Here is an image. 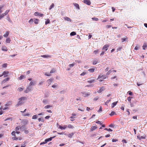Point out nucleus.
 <instances>
[{
    "label": "nucleus",
    "instance_id": "1",
    "mask_svg": "<svg viewBox=\"0 0 147 147\" xmlns=\"http://www.w3.org/2000/svg\"><path fill=\"white\" fill-rule=\"evenodd\" d=\"M18 100L19 101L16 105L17 107L22 105L24 102V101L27 100V98L26 97H23L19 98Z\"/></svg>",
    "mask_w": 147,
    "mask_h": 147
},
{
    "label": "nucleus",
    "instance_id": "2",
    "mask_svg": "<svg viewBox=\"0 0 147 147\" xmlns=\"http://www.w3.org/2000/svg\"><path fill=\"white\" fill-rule=\"evenodd\" d=\"M32 87L30 85H29L27 87L26 90L25 91V92L26 93H28L30 91H31L32 89Z\"/></svg>",
    "mask_w": 147,
    "mask_h": 147
},
{
    "label": "nucleus",
    "instance_id": "3",
    "mask_svg": "<svg viewBox=\"0 0 147 147\" xmlns=\"http://www.w3.org/2000/svg\"><path fill=\"white\" fill-rule=\"evenodd\" d=\"M81 94L85 97L89 96L90 95V93L89 92H82Z\"/></svg>",
    "mask_w": 147,
    "mask_h": 147
},
{
    "label": "nucleus",
    "instance_id": "4",
    "mask_svg": "<svg viewBox=\"0 0 147 147\" xmlns=\"http://www.w3.org/2000/svg\"><path fill=\"white\" fill-rule=\"evenodd\" d=\"M56 136H55L53 137H51L49 138L46 139L45 140V141L47 143V142L51 141Z\"/></svg>",
    "mask_w": 147,
    "mask_h": 147
},
{
    "label": "nucleus",
    "instance_id": "5",
    "mask_svg": "<svg viewBox=\"0 0 147 147\" xmlns=\"http://www.w3.org/2000/svg\"><path fill=\"white\" fill-rule=\"evenodd\" d=\"M36 82L34 80L32 81L29 83V85L31 86H34L36 84Z\"/></svg>",
    "mask_w": 147,
    "mask_h": 147
},
{
    "label": "nucleus",
    "instance_id": "6",
    "mask_svg": "<svg viewBox=\"0 0 147 147\" xmlns=\"http://www.w3.org/2000/svg\"><path fill=\"white\" fill-rule=\"evenodd\" d=\"M109 45L106 44L104 45L102 48V50H105V51H107L108 49V48L109 47Z\"/></svg>",
    "mask_w": 147,
    "mask_h": 147
},
{
    "label": "nucleus",
    "instance_id": "7",
    "mask_svg": "<svg viewBox=\"0 0 147 147\" xmlns=\"http://www.w3.org/2000/svg\"><path fill=\"white\" fill-rule=\"evenodd\" d=\"M106 78V76L105 75H103L102 76H101L100 75H99L97 78V80L99 79H105Z\"/></svg>",
    "mask_w": 147,
    "mask_h": 147
},
{
    "label": "nucleus",
    "instance_id": "8",
    "mask_svg": "<svg viewBox=\"0 0 147 147\" xmlns=\"http://www.w3.org/2000/svg\"><path fill=\"white\" fill-rule=\"evenodd\" d=\"M8 74L9 71H5L3 72V74L4 76V77H5L7 76Z\"/></svg>",
    "mask_w": 147,
    "mask_h": 147
},
{
    "label": "nucleus",
    "instance_id": "9",
    "mask_svg": "<svg viewBox=\"0 0 147 147\" xmlns=\"http://www.w3.org/2000/svg\"><path fill=\"white\" fill-rule=\"evenodd\" d=\"M28 120L27 119H24L22 121V123L24 125H25L28 124Z\"/></svg>",
    "mask_w": 147,
    "mask_h": 147
},
{
    "label": "nucleus",
    "instance_id": "10",
    "mask_svg": "<svg viewBox=\"0 0 147 147\" xmlns=\"http://www.w3.org/2000/svg\"><path fill=\"white\" fill-rule=\"evenodd\" d=\"M34 15L36 16H39L41 17H43L44 16V15L43 14L39 13L37 12L35 13Z\"/></svg>",
    "mask_w": 147,
    "mask_h": 147
},
{
    "label": "nucleus",
    "instance_id": "11",
    "mask_svg": "<svg viewBox=\"0 0 147 147\" xmlns=\"http://www.w3.org/2000/svg\"><path fill=\"white\" fill-rule=\"evenodd\" d=\"M84 3L88 5H90L91 4L90 1L89 0H84Z\"/></svg>",
    "mask_w": 147,
    "mask_h": 147
},
{
    "label": "nucleus",
    "instance_id": "12",
    "mask_svg": "<svg viewBox=\"0 0 147 147\" xmlns=\"http://www.w3.org/2000/svg\"><path fill=\"white\" fill-rule=\"evenodd\" d=\"M105 90V89L104 87H102L100 88L99 90L97 91V92L98 93H100L103 91H104Z\"/></svg>",
    "mask_w": 147,
    "mask_h": 147
},
{
    "label": "nucleus",
    "instance_id": "13",
    "mask_svg": "<svg viewBox=\"0 0 147 147\" xmlns=\"http://www.w3.org/2000/svg\"><path fill=\"white\" fill-rule=\"evenodd\" d=\"M67 127V125H65L63 126V127H62L60 125L59 126V128L61 129H65Z\"/></svg>",
    "mask_w": 147,
    "mask_h": 147
},
{
    "label": "nucleus",
    "instance_id": "14",
    "mask_svg": "<svg viewBox=\"0 0 147 147\" xmlns=\"http://www.w3.org/2000/svg\"><path fill=\"white\" fill-rule=\"evenodd\" d=\"M95 81V80L94 79L92 78H90V80L87 81L88 82L90 83H92L93 82H94Z\"/></svg>",
    "mask_w": 147,
    "mask_h": 147
},
{
    "label": "nucleus",
    "instance_id": "15",
    "mask_svg": "<svg viewBox=\"0 0 147 147\" xmlns=\"http://www.w3.org/2000/svg\"><path fill=\"white\" fill-rule=\"evenodd\" d=\"M26 78V77L24 75L21 76L19 77L18 78L19 80H22Z\"/></svg>",
    "mask_w": 147,
    "mask_h": 147
},
{
    "label": "nucleus",
    "instance_id": "16",
    "mask_svg": "<svg viewBox=\"0 0 147 147\" xmlns=\"http://www.w3.org/2000/svg\"><path fill=\"white\" fill-rule=\"evenodd\" d=\"M53 80V79H50L48 80L47 81V82L49 84V86L51 84V82H52Z\"/></svg>",
    "mask_w": 147,
    "mask_h": 147
},
{
    "label": "nucleus",
    "instance_id": "17",
    "mask_svg": "<svg viewBox=\"0 0 147 147\" xmlns=\"http://www.w3.org/2000/svg\"><path fill=\"white\" fill-rule=\"evenodd\" d=\"M74 5L76 7L77 9H80V7L79 6V5L76 3H74Z\"/></svg>",
    "mask_w": 147,
    "mask_h": 147
},
{
    "label": "nucleus",
    "instance_id": "18",
    "mask_svg": "<svg viewBox=\"0 0 147 147\" xmlns=\"http://www.w3.org/2000/svg\"><path fill=\"white\" fill-rule=\"evenodd\" d=\"M1 50L3 51H7V48L5 46H2V47Z\"/></svg>",
    "mask_w": 147,
    "mask_h": 147
},
{
    "label": "nucleus",
    "instance_id": "19",
    "mask_svg": "<svg viewBox=\"0 0 147 147\" xmlns=\"http://www.w3.org/2000/svg\"><path fill=\"white\" fill-rule=\"evenodd\" d=\"M64 19L65 20H66V21H68L70 22H71V19H70V18H69L68 17H64Z\"/></svg>",
    "mask_w": 147,
    "mask_h": 147
},
{
    "label": "nucleus",
    "instance_id": "20",
    "mask_svg": "<svg viewBox=\"0 0 147 147\" xmlns=\"http://www.w3.org/2000/svg\"><path fill=\"white\" fill-rule=\"evenodd\" d=\"M42 102L45 104H46L49 103L48 100L45 99H43L42 101Z\"/></svg>",
    "mask_w": 147,
    "mask_h": 147
},
{
    "label": "nucleus",
    "instance_id": "21",
    "mask_svg": "<svg viewBox=\"0 0 147 147\" xmlns=\"http://www.w3.org/2000/svg\"><path fill=\"white\" fill-rule=\"evenodd\" d=\"M74 134V133L72 132L70 134L67 135V136L70 138H71Z\"/></svg>",
    "mask_w": 147,
    "mask_h": 147
},
{
    "label": "nucleus",
    "instance_id": "22",
    "mask_svg": "<svg viewBox=\"0 0 147 147\" xmlns=\"http://www.w3.org/2000/svg\"><path fill=\"white\" fill-rule=\"evenodd\" d=\"M41 56L42 57L45 58H49V57H51V56L50 55H42Z\"/></svg>",
    "mask_w": 147,
    "mask_h": 147
},
{
    "label": "nucleus",
    "instance_id": "23",
    "mask_svg": "<svg viewBox=\"0 0 147 147\" xmlns=\"http://www.w3.org/2000/svg\"><path fill=\"white\" fill-rule=\"evenodd\" d=\"M146 137V136H142L141 137H139V136H137V138L138 139H139V140H141L142 139H145Z\"/></svg>",
    "mask_w": 147,
    "mask_h": 147
},
{
    "label": "nucleus",
    "instance_id": "24",
    "mask_svg": "<svg viewBox=\"0 0 147 147\" xmlns=\"http://www.w3.org/2000/svg\"><path fill=\"white\" fill-rule=\"evenodd\" d=\"M121 40L122 41V42L124 41H127L128 38L127 37L125 38H121Z\"/></svg>",
    "mask_w": 147,
    "mask_h": 147
},
{
    "label": "nucleus",
    "instance_id": "25",
    "mask_svg": "<svg viewBox=\"0 0 147 147\" xmlns=\"http://www.w3.org/2000/svg\"><path fill=\"white\" fill-rule=\"evenodd\" d=\"M20 129H21V130H22V131L26 129V127L24 126H22L20 127Z\"/></svg>",
    "mask_w": 147,
    "mask_h": 147
},
{
    "label": "nucleus",
    "instance_id": "26",
    "mask_svg": "<svg viewBox=\"0 0 147 147\" xmlns=\"http://www.w3.org/2000/svg\"><path fill=\"white\" fill-rule=\"evenodd\" d=\"M97 128V127L96 126H93L91 128V131H93Z\"/></svg>",
    "mask_w": 147,
    "mask_h": 147
},
{
    "label": "nucleus",
    "instance_id": "27",
    "mask_svg": "<svg viewBox=\"0 0 147 147\" xmlns=\"http://www.w3.org/2000/svg\"><path fill=\"white\" fill-rule=\"evenodd\" d=\"M118 102H115L113 103L112 104V108L114 107L117 104Z\"/></svg>",
    "mask_w": 147,
    "mask_h": 147
},
{
    "label": "nucleus",
    "instance_id": "28",
    "mask_svg": "<svg viewBox=\"0 0 147 147\" xmlns=\"http://www.w3.org/2000/svg\"><path fill=\"white\" fill-rule=\"evenodd\" d=\"M7 43H10V42L11 41L10 39L9 38H7L5 41Z\"/></svg>",
    "mask_w": 147,
    "mask_h": 147
},
{
    "label": "nucleus",
    "instance_id": "29",
    "mask_svg": "<svg viewBox=\"0 0 147 147\" xmlns=\"http://www.w3.org/2000/svg\"><path fill=\"white\" fill-rule=\"evenodd\" d=\"M88 70L91 73L93 72L94 71L95 68H92L91 69H90Z\"/></svg>",
    "mask_w": 147,
    "mask_h": 147
},
{
    "label": "nucleus",
    "instance_id": "30",
    "mask_svg": "<svg viewBox=\"0 0 147 147\" xmlns=\"http://www.w3.org/2000/svg\"><path fill=\"white\" fill-rule=\"evenodd\" d=\"M9 79V78H7L4 79L2 81V82L3 83H5L6 81H8Z\"/></svg>",
    "mask_w": 147,
    "mask_h": 147
},
{
    "label": "nucleus",
    "instance_id": "31",
    "mask_svg": "<svg viewBox=\"0 0 147 147\" xmlns=\"http://www.w3.org/2000/svg\"><path fill=\"white\" fill-rule=\"evenodd\" d=\"M9 34V32H8V31H7L6 32V33L5 34H4V35H3V36L5 37H7L8 36Z\"/></svg>",
    "mask_w": 147,
    "mask_h": 147
},
{
    "label": "nucleus",
    "instance_id": "32",
    "mask_svg": "<svg viewBox=\"0 0 147 147\" xmlns=\"http://www.w3.org/2000/svg\"><path fill=\"white\" fill-rule=\"evenodd\" d=\"M56 71V70L55 69L53 68L50 71V74H52L55 73Z\"/></svg>",
    "mask_w": 147,
    "mask_h": 147
},
{
    "label": "nucleus",
    "instance_id": "33",
    "mask_svg": "<svg viewBox=\"0 0 147 147\" xmlns=\"http://www.w3.org/2000/svg\"><path fill=\"white\" fill-rule=\"evenodd\" d=\"M46 20L45 22V24L46 25H47L48 24H49L50 22V20L49 19H47V20L46 19H45Z\"/></svg>",
    "mask_w": 147,
    "mask_h": 147
},
{
    "label": "nucleus",
    "instance_id": "34",
    "mask_svg": "<svg viewBox=\"0 0 147 147\" xmlns=\"http://www.w3.org/2000/svg\"><path fill=\"white\" fill-rule=\"evenodd\" d=\"M76 32H72L70 34V35L71 36H73L76 35Z\"/></svg>",
    "mask_w": 147,
    "mask_h": 147
},
{
    "label": "nucleus",
    "instance_id": "35",
    "mask_svg": "<svg viewBox=\"0 0 147 147\" xmlns=\"http://www.w3.org/2000/svg\"><path fill=\"white\" fill-rule=\"evenodd\" d=\"M54 7V3H53L51 4V5L50 6V7H49V9L50 10H51V9L52 8H53Z\"/></svg>",
    "mask_w": 147,
    "mask_h": 147
},
{
    "label": "nucleus",
    "instance_id": "36",
    "mask_svg": "<svg viewBox=\"0 0 147 147\" xmlns=\"http://www.w3.org/2000/svg\"><path fill=\"white\" fill-rule=\"evenodd\" d=\"M68 127L69 128H71L72 129H73L74 128V126L70 124L68 125Z\"/></svg>",
    "mask_w": 147,
    "mask_h": 147
},
{
    "label": "nucleus",
    "instance_id": "37",
    "mask_svg": "<svg viewBox=\"0 0 147 147\" xmlns=\"http://www.w3.org/2000/svg\"><path fill=\"white\" fill-rule=\"evenodd\" d=\"M52 106L51 105H47L46 106H45L44 108L45 109H49V108L50 107H52Z\"/></svg>",
    "mask_w": 147,
    "mask_h": 147
},
{
    "label": "nucleus",
    "instance_id": "38",
    "mask_svg": "<svg viewBox=\"0 0 147 147\" xmlns=\"http://www.w3.org/2000/svg\"><path fill=\"white\" fill-rule=\"evenodd\" d=\"M58 87V85L57 83H55L52 86V87L53 88H55Z\"/></svg>",
    "mask_w": 147,
    "mask_h": 147
},
{
    "label": "nucleus",
    "instance_id": "39",
    "mask_svg": "<svg viewBox=\"0 0 147 147\" xmlns=\"http://www.w3.org/2000/svg\"><path fill=\"white\" fill-rule=\"evenodd\" d=\"M92 20H93L95 21H98V19L97 18L94 17L92 18Z\"/></svg>",
    "mask_w": 147,
    "mask_h": 147
},
{
    "label": "nucleus",
    "instance_id": "40",
    "mask_svg": "<svg viewBox=\"0 0 147 147\" xmlns=\"http://www.w3.org/2000/svg\"><path fill=\"white\" fill-rule=\"evenodd\" d=\"M147 47V45H146V43H144L142 46L143 49L144 50H145V48Z\"/></svg>",
    "mask_w": 147,
    "mask_h": 147
},
{
    "label": "nucleus",
    "instance_id": "41",
    "mask_svg": "<svg viewBox=\"0 0 147 147\" xmlns=\"http://www.w3.org/2000/svg\"><path fill=\"white\" fill-rule=\"evenodd\" d=\"M98 63V61H97V60H94L92 62L93 64L94 65H96L97 63Z\"/></svg>",
    "mask_w": 147,
    "mask_h": 147
},
{
    "label": "nucleus",
    "instance_id": "42",
    "mask_svg": "<svg viewBox=\"0 0 147 147\" xmlns=\"http://www.w3.org/2000/svg\"><path fill=\"white\" fill-rule=\"evenodd\" d=\"M38 121H41L42 122H44V120L42 118H41L38 119Z\"/></svg>",
    "mask_w": 147,
    "mask_h": 147
},
{
    "label": "nucleus",
    "instance_id": "43",
    "mask_svg": "<svg viewBox=\"0 0 147 147\" xmlns=\"http://www.w3.org/2000/svg\"><path fill=\"white\" fill-rule=\"evenodd\" d=\"M39 20L38 19H35L34 20V22L35 24H38V23Z\"/></svg>",
    "mask_w": 147,
    "mask_h": 147
},
{
    "label": "nucleus",
    "instance_id": "44",
    "mask_svg": "<svg viewBox=\"0 0 147 147\" xmlns=\"http://www.w3.org/2000/svg\"><path fill=\"white\" fill-rule=\"evenodd\" d=\"M115 114H116V113L114 111H112L111 113L110 114V115L111 116H113Z\"/></svg>",
    "mask_w": 147,
    "mask_h": 147
},
{
    "label": "nucleus",
    "instance_id": "45",
    "mask_svg": "<svg viewBox=\"0 0 147 147\" xmlns=\"http://www.w3.org/2000/svg\"><path fill=\"white\" fill-rule=\"evenodd\" d=\"M38 117V116L37 115H33L32 117V119H36Z\"/></svg>",
    "mask_w": 147,
    "mask_h": 147
},
{
    "label": "nucleus",
    "instance_id": "46",
    "mask_svg": "<svg viewBox=\"0 0 147 147\" xmlns=\"http://www.w3.org/2000/svg\"><path fill=\"white\" fill-rule=\"evenodd\" d=\"M104 129L105 130L107 131H112V130L110 128L107 129V128H105Z\"/></svg>",
    "mask_w": 147,
    "mask_h": 147
},
{
    "label": "nucleus",
    "instance_id": "47",
    "mask_svg": "<svg viewBox=\"0 0 147 147\" xmlns=\"http://www.w3.org/2000/svg\"><path fill=\"white\" fill-rule=\"evenodd\" d=\"M7 63H4V64H3L2 65V67H3L5 68V67H7Z\"/></svg>",
    "mask_w": 147,
    "mask_h": 147
},
{
    "label": "nucleus",
    "instance_id": "48",
    "mask_svg": "<svg viewBox=\"0 0 147 147\" xmlns=\"http://www.w3.org/2000/svg\"><path fill=\"white\" fill-rule=\"evenodd\" d=\"M132 98V97H129L127 98V100H128L131 103V99Z\"/></svg>",
    "mask_w": 147,
    "mask_h": 147
},
{
    "label": "nucleus",
    "instance_id": "49",
    "mask_svg": "<svg viewBox=\"0 0 147 147\" xmlns=\"http://www.w3.org/2000/svg\"><path fill=\"white\" fill-rule=\"evenodd\" d=\"M99 51L98 50H95L93 52L95 54H96L97 53H98Z\"/></svg>",
    "mask_w": 147,
    "mask_h": 147
},
{
    "label": "nucleus",
    "instance_id": "50",
    "mask_svg": "<svg viewBox=\"0 0 147 147\" xmlns=\"http://www.w3.org/2000/svg\"><path fill=\"white\" fill-rule=\"evenodd\" d=\"M45 76H51V75L50 74L48 73H45Z\"/></svg>",
    "mask_w": 147,
    "mask_h": 147
},
{
    "label": "nucleus",
    "instance_id": "51",
    "mask_svg": "<svg viewBox=\"0 0 147 147\" xmlns=\"http://www.w3.org/2000/svg\"><path fill=\"white\" fill-rule=\"evenodd\" d=\"M7 20H8V21L9 22H10V23H11L12 22V21L10 19V18L8 17V16L7 17Z\"/></svg>",
    "mask_w": 147,
    "mask_h": 147
},
{
    "label": "nucleus",
    "instance_id": "52",
    "mask_svg": "<svg viewBox=\"0 0 147 147\" xmlns=\"http://www.w3.org/2000/svg\"><path fill=\"white\" fill-rule=\"evenodd\" d=\"M110 101V100H107V101L105 103V105H107V104Z\"/></svg>",
    "mask_w": 147,
    "mask_h": 147
},
{
    "label": "nucleus",
    "instance_id": "53",
    "mask_svg": "<svg viewBox=\"0 0 147 147\" xmlns=\"http://www.w3.org/2000/svg\"><path fill=\"white\" fill-rule=\"evenodd\" d=\"M122 48V47H118L117 49V51L121 50Z\"/></svg>",
    "mask_w": 147,
    "mask_h": 147
},
{
    "label": "nucleus",
    "instance_id": "54",
    "mask_svg": "<svg viewBox=\"0 0 147 147\" xmlns=\"http://www.w3.org/2000/svg\"><path fill=\"white\" fill-rule=\"evenodd\" d=\"M66 91L65 90H63L60 92V93L61 94H64L65 92Z\"/></svg>",
    "mask_w": 147,
    "mask_h": 147
},
{
    "label": "nucleus",
    "instance_id": "55",
    "mask_svg": "<svg viewBox=\"0 0 147 147\" xmlns=\"http://www.w3.org/2000/svg\"><path fill=\"white\" fill-rule=\"evenodd\" d=\"M112 71L111 70H109L108 72H107L106 74L107 75H109L111 73V72Z\"/></svg>",
    "mask_w": 147,
    "mask_h": 147
},
{
    "label": "nucleus",
    "instance_id": "56",
    "mask_svg": "<svg viewBox=\"0 0 147 147\" xmlns=\"http://www.w3.org/2000/svg\"><path fill=\"white\" fill-rule=\"evenodd\" d=\"M33 22V19H31L29 21V22L30 24H32Z\"/></svg>",
    "mask_w": 147,
    "mask_h": 147
},
{
    "label": "nucleus",
    "instance_id": "57",
    "mask_svg": "<svg viewBox=\"0 0 147 147\" xmlns=\"http://www.w3.org/2000/svg\"><path fill=\"white\" fill-rule=\"evenodd\" d=\"M75 65V64L74 63H72L71 64H69V66L71 67H73Z\"/></svg>",
    "mask_w": 147,
    "mask_h": 147
},
{
    "label": "nucleus",
    "instance_id": "58",
    "mask_svg": "<svg viewBox=\"0 0 147 147\" xmlns=\"http://www.w3.org/2000/svg\"><path fill=\"white\" fill-rule=\"evenodd\" d=\"M12 139L13 140H16L18 139V138L17 137H15V136L14 137H12Z\"/></svg>",
    "mask_w": 147,
    "mask_h": 147
},
{
    "label": "nucleus",
    "instance_id": "59",
    "mask_svg": "<svg viewBox=\"0 0 147 147\" xmlns=\"http://www.w3.org/2000/svg\"><path fill=\"white\" fill-rule=\"evenodd\" d=\"M20 126H18V127H16V131H17L18 130H19L20 128Z\"/></svg>",
    "mask_w": 147,
    "mask_h": 147
},
{
    "label": "nucleus",
    "instance_id": "60",
    "mask_svg": "<svg viewBox=\"0 0 147 147\" xmlns=\"http://www.w3.org/2000/svg\"><path fill=\"white\" fill-rule=\"evenodd\" d=\"M11 134L14 136H16V132L14 131H13L11 133Z\"/></svg>",
    "mask_w": 147,
    "mask_h": 147
},
{
    "label": "nucleus",
    "instance_id": "61",
    "mask_svg": "<svg viewBox=\"0 0 147 147\" xmlns=\"http://www.w3.org/2000/svg\"><path fill=\"white\" fill-rule=\"evenodd\" d=\"M43 83H44V82L43 81H41V82H39V83L38 84V86H40L41 85H42V84H43Z\"/></svg>",
    "mask_w": 147,
    "mask_h": 147
},
{
    "label": "nucleus",
    "instance_id": "62",
    "mask_svg": "<svg viewBox=\"0 0 147 147\" xmlns=\"http://www.w3.org/2000/svg\"><path fill=\"white\" fill-rule=\"evenodd\" d=\"M128 93L129 95H132L133 94L130 91H129Z\"/></svg>",
    "mask_w": 147,
    "mask_h": 147
},
{
    "label": "nucleus",
    "instance_id": "63",
    "mask_svg": "<svg viewBox=\"0 0 147 147\" xmlns=\"http://www.w3.org/2000/svg\"><path fill=\"white\" fill-rule=\"evenodd\" d=\"M9 10H6L5 13V14L6 15L9 13Z\"/></svg>",
    "mask_w": 147,
    "mask_h": 147
},
{
    "label": "nucleus",
    "instance_id": "64",
    "mask_svg": "<svg viewBox=\"0 0 147 147\" xmlns=\"http://www.w3.org/2000/svg\"><path fill=\"white\" fill-rule=\"evenodd\" d=\"M96 123H97L98 124H99L101 125L102 124V123H101V122L98 121L96 122Z\"/></svg>",
    "mask_w": 147,
    "mask_h": 147
}]
</instances>
